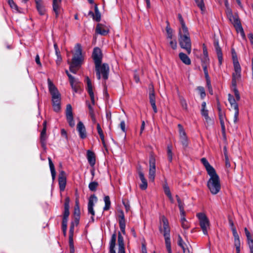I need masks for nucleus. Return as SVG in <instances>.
Listing matches in <instances>:
<instances>
[{"instance_id": "obj_1", "label": "nucleus", "mask_w": 253, "mask_h": 253, "mask_svg": "<svg viewBox=\"0 0 253 253\" xmlns=\"http://www.w3.org/2000/svg\"><path fill=\"white\" fill-rule=\"evenodd\" d=\"M75 51L71 62L68 61L70 64V71L74 74L80 68L84 61L82 55V48L80 44H77L75 46Z\"/></svg>"}, {"instance_id": "obj_2", "label": "nucleus", "mask_w": 253, "mask_h": 253, "mask_svg": "<svg viewBox=\"0 0 253 253\" xmlns=\"http://www.w3.org/2000/svg\"><path fill=\"white\" fill-rule=\"evenodd\" d=\"M48 86L49 92L51 96L53 110L56 112H58L61 109V94L51 80H48Z\"/></svg>"}, {"instance_id": "obj_3", "label": "nucleus", "mask_w": 253, "mask_h": 253, "mask_svg": "<svg viewBox=\"0 0 253 253\" xmlns=\"http://www.w3.org/2000/svg\"><path fill=\"white\" fill-rule=\"evenodd\" d=\"M209 175L210 178L207 182V187L212 195H216L221 189L219 177L216 172Z\"/></svg>"}, {"instance_id": "obj_4", "label": "nucleus", "mask_w": 253, "mask_h": 253, "mask_svg": "<svg viewBox=\"0 0 253 253\" xmlns=\"http://www.w3.org/2000/svg\"><path fill=\"white\" fill-rule=\"evenodd\" d=\"M179 42L180 47L186 50L188 54L191 51V42L188 30H179Z\"/></svg>"}, {"instance_id": "obj_5", "label": "nucleus", "mask_w": 253, "mask_h": 253, "mask_svg": "<svg viewBox=\"0 0 253 253\" xmlns=\"http://www.w3.org/2000/svg\"><path fill=\"white\" fill-rule=\"evenodd\" d=\"M116 241V234L114 233L112 236L109 242V253H116L115 250ZM118 253H126L125 249V244L124 238L121 233L119 232L118 236Z\"/></svg>"}, {"instance_id": "obj_6", "label": "nucleus", "mask_w": 253, "mask_h": 253, "mask_svg": "<svg viewBox=\"0 0 253 253\" xmlns=\"http://www.w3.org/2000/svg\"><path fill=\"white\" fill-rule=\"evenodd\" d=\"M95 66V72L97 78L100 79H108L109 73V67L106 63L97 64Z\"/></svg>"}, {"instance_id": "obj_7", "label": "nucleus", "mask_w": 253, "mask_h": 253, "mask_svg": "<svg viewBox=\"0 0 253 253\" xmlns=\"http://www.w3.org/2000/svg\"><path fill=\"white\" fill-rule=\"evenodd\" d=\"M196 216L199 219V224L204 234L207 235L208 234V230L210 228V221L209 219L206 215L203 212L198 213Z\"/></svg>"}, {"instance_id": "obj_8", "label": "nucleus", "mask_w": 253, "mask_h": 253, "mask_svg": "<svg viewBox=\"0 0 253 253\" xmlns=\"http://www.w3.org/2000/svg\"><path fill=\"white\" fill-rule=\"evenodd\" d=\"M232 57L234 65V71L233 73V79H239L241 78V68L240 65L238 62L236 53H233Z\"/></svg>"}, {"instance_id": "obj_9", "label": "nucleus", "mask_w": 253, "mask_h": 253, "mask_svg": "<svg viewBox=\"0 0 253 253\" xmlns=\"http://www.w3.org/2000/svg\"><path fill=\"white\" fill-rule=\"evenodd\" d=\"M177 126L178 128L179 137L180 143L182 145L183 147L186 148L188 145V139L186 133L181 124H178Z\"/></svg>"}, {"instance_id": "obj_10", "label": "nucleus", "mask_w": 253, "mask_h": 253, "mask_svg": "<svg viewBox=\"0 0 253 253\" xmlns=\"http://www.w3.org/2000/svg\"><path fill=\"white\" fill-rule=\"evenodd\" d=\"M155 159L154 157L151 155L149 158V178L150 181L154 182L156 173Z\"/></svg>"}, {"instance_id": "obj_11", "label": "nucleus", "mask_w": 253, "mask_h": 253, "mask_svg": "<svg viewBox=\"0 0 253 253\" xmlns=\"http://www.w3.org/2000/svg\"><path fill=\"white\" fill-rule=\"evenodd\" d=\"M66 117L69 125L73 127L75 125V123L73 118L72 107L71 104H67L66 109Z\"/></svg>"}, {"instance_id": "obj_12", "label": "nucleus", "mask_w": 253, "mask_h": 253, "mask_svg": "<svg viewBox=\"0 0 253 253\" xmlns=\"http://www.w3.org/2000/svg\"><path fill=\"white\" fill-rule=\"evenodd\" d=\"M66 117L69 125L73 127L75 125V123L73 118L72 107L71 104H67L66 109Z\"/></svg>"}, {"instance_id": "obj_13", "label": "nucleus", "mask_w": 253, "mask_h": 253, "mask_svg": "<svg viewBox=\"0 0 253 253\" xmlns=\"http://www.w3.org/2000/svg\"><path fill=\"white\" fill-rule=\"evenodd\" d=\"M97 201V198L96 196L94 194L92 195L89 197L87 205L88 212L91 214V220L92 221H94V216L95 215V211L93 210L94 202H96Z\"/></svg>"}, {"instance_id": "obj_14", "label": "nucleus", "mask_w": 253, "mask_h": 253, "mask_svg": "<svg viewBox=\"0 0 253 253\" xmlns=\"http://www.w3.org/2000/svg\"><path fill=\"white\" fill-rule=\"evenodd\" d=\"M92 57L94 60L95 65L100 64L102 63V54L99 48L95 47L94 48Z\"/></svg>"}, {"instance_id": "obj_15", "label": "nucleus", "mask_w": 253, "mask_h": 253, "mask_svg": "<svg viewBox=\"0 0 253 253\" xmlns=\"http://www.w3.org/2000/svg\"><path fill=\"white\" fill-rule=\"evenodd\" d=\"M43 128L40 135V141L42 147L43 149H46V140L47 139L46 135V121H44L43 122Z\"/></svg>"}, {"instance_id": "obj_16", "label": "nucleus", "mask_w": 253, "mask_h": 253, "mask_svg": "<svg viewBox=\"0 0 253 253\" xmlns=\"http://www.w3.org/2000/svg\"><path fill=\"white\" fill-rule=\"evenodd\" d=\"M137 171L139 177L141 181V183L139 185V187L141 190H146L148 187L147 181L145 178L144 174L140 167L138 169Z\"/></svg>"}, {"instance_id": "obj_17", "label": "nucleus", "mask_w": 253, "mask_h": 253, "mask_svg": "<svg viewBox=\"0 0 253 253\" xmlns=\"http://www.w3.org/2000/svg\"><path fill=\"white\" fill-rule=\"evenodd\" d=\"M58 182L60 190L63 191L66 185V173L64 171H60L58 177Z\"/></svg>"}, {"instance_id": "obj_18", "label": "nucleus", "mask_w": 253, "mask_h": 253, "mask_svg": "<svg viewBox=\"0 0 253 253\" xmlns=\"http://www.w3.org/2000/svg\"><path fill=\"white\" fill-rule=\"evenodd\" d=\"M77 130L79 132V136L81 139H85L86 136L85 127L81 121H79L77 126Z\"/></svg>"}, {"instance_id": "obj_19", "label": "nucleus", "mask_w": 253, "mask_h": 253, "mask_svg": "<svg viewBox=\"0 0 253 253\" xmlns=\"http://www.w3.org/2000/svg\"><path fill=\"white\" fill-rule=\"evenodd\" d=\"M70 198L67 197L65 199L64 203V211L63 212V216L62 221H68V217L70 214L69 208H70Z\"/></svg>"}, {"instance_id": "obj_20", "label": "nucleus", "mask_w": 253, "mask_h": 253, "mask_svg": "<svg viewBox=\"0 0 253 253\" xmlns=\"http://www.w3.org/2000/svg\"><path fill=\"white\" fill-rule=\"evenodd\" d=\"M213 45L217 56L218 63L220 65L222 63L223 56L222 50L220 47L219 46L218 40H214Z\"/></svg>"}, {"instance_id": "obj_21", "label": "nucleus", "mask_w": 253, "mask_h": 253, "mask_svg": "<svg viewBox=\"0 0 253 253\" xmlns=\"http://www.w3.org/2000/svg\"><path fill=\"white\" fill-rule=\"evenodd\" d=\"M70 84L72 89L76 93H81L82 91L83 84L78 80H70Z\"/></svg>"}, {"instance_id": "obj_22", "label": "nucleus", "mask_w": 253, "mask_h": 253, "mask_svg": "<svg viewBox=\"0 0 253 253\" xmlns=\"http://www.w3.org/2000/svg\"><path fill=\"white\" fill-rule=\"evenodd\" d=\"M161 219L163 223L164 236H170V228L168 219L165 216H162Z\"/></svg>"}, {"instance_id": "obj_23", "label": "nucleus", "mask_w": 253, "mask_h": 253, "mask_svg": "<svg viewBox=\"0 0 253 253\" xmlns=\"http://www.w3.org/2000/svg\"><path fill=\"white\" fill-rule=\"evenodd\" d=\"M74 214L75 216V223L76 225H78L79 222V219L80 217V210L79 206V200L76 199L75 202V206L74 207Z\"/></svg>"}, {"instance_id": "obj_24", "label": "nucleus", "mask_w": 253, "mask_h": 253, "mask_svg": "<svg viewBox=\"0 0 253 253\" xmlns=\"http://www.w3.org/2000/svg\"><path fill=\"white\" fill-rule=\"evenodd\" d=\"M95 31L97 34L102 36H106L108 34L109 30L108 28L104 25L98 24L96 26Z\"/></svg>"}, {"instance_id": "obj_25", "label": "nucleus", "mask_w": 253, "mask_h": 253, "mask_svg": "<svg viewBox=\"0 0 253 253\" xmlns=\"http://www.w3.org/2000/svg\"><path fill=\"white\" fill-rule=\"evenodd\" d=\"M201 161L202 163L205 166L208 174H211L216 172L214 169L210 164L205 158H202Z\"/></svg>"}, {"instance_id": "obj_26", "label": "nucleus", "mask_w": 253, "mask_h": 253, "mask_svg": "<svg viewBox=\"0 0 253 253\" xmlns=\"http://www.w3.org/2000/svg\"><path fill=\"white\" fill-rule=\"evenodd\" d=\"M233 17V19H234V21H233V23L234 26L235 27L237 31L238 32H240L241 35L243 37H245V33H244L243 29L242 27L240 21L239 20V19L238 18H236L235 17Z\"/></svg>"}, {"instance_id": "obj_27", "label": "nucleus", "mask_w": 253, "mask_h": 253, "mask_svg": "<svg viewBox=\"0 0 253 253\" xmlns=\"http://www.w3.org/2000/svg\"><path fill=\"white\" fill-rule=\"evenodd\" d=\"M87 91L90 97L91 103L93 105L95 104V98L93 91L92 83L91 80H87Z\"/></svg>"}, {"instance_id": "obj_28", "label": "nucleus", "mask_w": 253, "mask_h": 253, "mask_svg": "<svg viewBox=\"0 0 253 253\" xmlns=\"http://www.w3.org/2000/svg\"><path fill=\"white\" fill-rule=\"evenodd\" d=\"M119 217V226L122 233L125 234L126 221L125 215L123 211H121Z\"/></svg>"}, {"instance_id": "obj_29", "label": "nucleus", "mask_w": 253, "mask_h": 253, "mask_svg": "<svg viewBox=\"0 0 253 253\" xmlns=\"http://www.w3.org/2000/svg\"><path fill=\"white\" fill-rule=\"evenodd\" d=\"M36 4V8L40 15H44L45 14V10L43 4L42 0H35Z\"/></svg>"}, {"instance_id": "obj_30", "label": "nucleus", "mask_w": 253, "mask_h": 253, "mask_svg": "<svg viewBox=\"0 0 253 253\" xmlns=\"http://www.w3.org/2000/svg\"><path fill=\"white\" fill-rule=\"evenodd\" d=\"M86 105L89 110V115L91 118L92 122L93 124L96 123V119L95 118V113L93 107L91 105L88 101L86 102Z\"/></svg>"}, {"instance_id": "obj_31", "label": "nucleus", "mask_w": 253, "mask_h": 253, "mask_svg": "<svg viewBox=\"0 0 253 253\" xmlns=\"http://www.w3.org/2000/svg\"><path fill=\"white\" fill-rule=\"evenodd\" d=\"M201 114L205 118L207 122L211 120L209 116L208 110L206 109V102H203L202 103Z\"/></svg>"}, {"instance_id": "obj_32", "label": "nucleus", "mask_w": 253, "mask_h": 253, "mask_svg": "<svg viewBox=\"0 0 253 253\" xmlns=\"http://www.w3.org/2000/svg\"><path fill=\"white\" fill-rule=\"evenodd\" d=\"M236 81L237 80H232V89L234 92V94L237 101H238L240 100V95L237 87V84L238 83H237Z\"/></svg>"}, {"instance_id": "obj_33", "label": "nucleus", "mask_w": 253, "mask_h": 253, "mask_svg": "<svg viewBox=\"0 0 253 253\" xmlns=\"http://www.w3.org/2000/svg\"><path fill=\"white\" fill-rule=\"evenodd\" d=\"M87 158L88 163L91 166H93L95 164V157L94 153L91 151H87Z\"/></svg>"}, {"instance_id": "obj_34", "label": "nucleus", "mask_w": 253, "mask_h": 253, "mask_svg": "<svg viewBox=\"0 0 253 253\" xmlns=\"http://www.w3.org/2000/svg\"><path fill=\"white\" fill-rule=\"evenodd\" d=\"M61 2V0H53V9L55 13L56 17L58 16Z\"/></svg>"}, {"instance_id": "obj_35", "label": "nucleus", "mask_w": 253, "mask_h": 253, "mask_svg": "<svg viewBox=\"0 0 253 253\" xmlns=\"http://www.w3.org/2000/svg\"><path fill=\"white\" fill-rule=\"evenodd\" d=\"M228 101L230 104L231 107L234 109H239L238 105L236 103V99L231 94H228Z\"/></svg>"}, {"instance_id": "obj_36", "label": "nucleus", "mask_w": 253, "mask_h": 253, "mask_svg": "<svg viewBox=\"0 0 253 253\" xmlns=\"http://www.w3.org/2000/svg\"><path fill=\"white\" fill-rule=\"evenodd\" d=\"M179 57L182 62L186 65H188L191 64V60L186 54L180 52L179 54Z\"/></svg>"}, {"instance_id": "obj_37", "label": "nucleus", "mask_w": 253, "mask_h": 253, "mask_svg": "<svg viewBox=\"0 0 253 253\" xmlns=\"http://www.w3.org/2000/svg\"><path fill=\"white\" fill-rule=\"evenodd\" d=\"M167 25L166 28V30L167 32V40H172L173 38V30L170 27L169 23L167 21Z\"/></svg>"}, {"instance_id": "obj_38", "label": "nucleus", "mask_w": 253, "mask_h": 253, "mask_svg": "<svg viewBox=\"0 0 253 253\" xmlns=\"http://www.w3.org/2000/svg\"><path fill=\"white\" fill-rule=\"evenodd\" d=\"M97 130L98 133L100 136V137L101 138L102 143L104 147H106V143L105 142V138H104L103 132V130L100 126V125L98 123H97Z\"/></svg>"}, {"instance_id": "obj_39", "label": "nucleus", "mask_w": 253, "mask_h": 253, "mask_svg": "<svg viewBox=\"0 0 253 253\" xmlns=\"http://www.w3.org/2000/svg\"><path fill=\"white\" fill-rule=\"evenodd\" d=\"M48 162H49V168H50V171H51L52 178L53 180H54L55 178V176H56V171H55V169L54 168V166L53 163L52 162L51 159L50 157L48 158Z\"/></svg>"}, {"instance_id": "obj_40", "label": "nucleus", "mask_w": 253, "mask_h": 253, "mask_svg": "<svg viewBox=\"0 0 253 253\" xmlns=\"http://www.w3.org/2000/svg\"><path fill=\"white\" fill-rule=\"evenodd\" d=\"M48 162H49V168H50V171H51L52 178L53 180H54L55 178V176H56V171H55V169L54 168V166L53 163L52 162L51 159L50 157L48 158Z\"/></svg>"}, {"instance_id": "obj_41", "label": "nucleus", "mask_w": 253, "mask_h": 253, "mask_svg": "<svg viewBox=\"0 0 253 253\" xmlns=\"http://www.w3.org/2000/svg\"><path fill=\"white\" fill-rule=\"evenodd\" d=\"M218 116L222 130V131L224 132L225 130V126L224 125V119L225 118V115L224 112L218 113Z\"/></svg>"}, {"instance_id": "obj_42", "label": "nucleus", "mask_w": 253, "mask_h": 253, "mask_svg": "<svg viewBox=\"0 0 253 253\" xmlns=\"http://www.w3.org/2000/svg\"><path fill=\"white\" fill-rule=\"evenodd\" d=\"M234 233V245L236 247V249H240V241L239 239V236L237 233V232Z\"/></svg>"}, {"instance_id": "obj_43", "label": "nucleus", "mask_w": 253, "mask_h": 253, "mask_svg": "<svg viewBox=\"0 0 253 253\" xmlns=\"http://www.w3.org/2000/svg\"><path fill=\"white\" fill-rule=\"evenodd\" d=\"M166 248L169 253H171L170 236H164Z\"/></svg>"}, {"instance_id": "obj_44", "label": "nucleus", "mask_w": 253, "mask_h": 253, "mask_svg": "<svg viewBox=\"0 0 253 253\" xmlns=\"http://www.w3.org/2000/svg\"><path fill=\"white\" fill-rule=\"evenodd\" d=\"M105 202V206L103 208L104 211H107L109 210L111 205V202L109 196H105L104 198Z\"/></svg>"}, {"instance_id": "obj_45", "label": "nucleus", "mask_w": 253, "mask_h": 253, "mask_svg": "<svg viewBox=\"0 0 253 253\" xmlns=\"http://www.w3.org/2000/svg\"><path fill=\"white\" fill-rule=\"evenodd\" d=\"M178 19L179 22L181 25V28H180L179 29V30H184L185 31L186 30H188V28L186 27V26L185 25L184 20H183L181 14H178Z\"/></svg>"}, {"instance_id": "obj_46", "label": "nucleus", "mask_w": 253, "mask_h": 253, "mask_svg": "<svg viewBox=\"0 0 253 253\" xmlns=\"http://www.w3.org/2000/svg\"><path fill=\"white\" fill-rule=\"evenodd\" d=\"M172 147L171 145L167 147V155L169 161L171 162L172 160L173 153L172 152Z\"/></svg>"}, {"instance_id": "obj_47", "label": "nucleus", "mask_w": 253, "mask_h": 253, "mask_svg": "<svg viewBox=\"0 0 253 253\" xmlns=\"http://www.w3.org/2000/svg\"><path fill=\"white\" fill-rule=\"evenodd\" d=\"M93 19L97 22H99L101 20V15L96 5L95 6V14L93 16Z\"/></svg>"}, {"instance_id": "obj_48", "label": "nucleus", "mask_w": 253, "mask_h": 253, "mask_svg": "<svg viewBox=\"0 0 253 253\" xmlns=\"http://www.w3.org/2000/svg\"><path fill=\"white\" fill-rule=\"evenodd\" d=\"M98 186V182L96 181L91 182L88 185V188L91 191H95Z\"/></svg>"}, {"instance_id": "obj_49", "label": "nucleus", "mask_w": 253, "mask_h": 253, "mask_svg": "<svg viewBox=\"0 0 253 253\" xmlns=\"http://www.w3.org/2000/svg\"><path fill=\"white\" fill-rule=\"evenodd\" d=\"M245 232L246 237L247 238L248 243L249 246H250L251 242H252V244H253V240L252 238L250 232L249 231V230L247 229V228H245Z\"/></svg>"}, {"instance_id": "obj_50", "label": "nucleus", "mask_w": 253, "mask_h": 253, "mask_svg": "<svg viewBox=\"0 0 253 253\" xmlns=\"http://www.w3.org/2000/svg\"><path fill=\"white\" fill-rule=\"evenodd\" d=\"M197 6L201 9L202 11L205 9V4L203 0H195Z\"/></svg>"}, {"instance_id": "obj_51", "label": "nucleus", "mask_w": 253, "mask_h": 253, "mask_svg": "<svg viewBox=\"0 0 253 253\" xmlns=\"http://www.w3.org/2000/svg\"><path fill=\"white\" fill-rule=\"evenodd\" d=\"M177 244H178V245L182 248L183 251L184 252H185V248L184 247L185 243L183 242V241L182 239V237L180 235H178V236Z\"/></svg>"}, {"instance_id": "obj_52", "label": "nucleus", "mask_w": 253, "mask_h": 253, "mask_svg": "<svg viewBox=\"0 0 253 253\" xmlns=\"http://www.w3.org/2000/svg\"><path fill=\"white\" fill-rule=\"evenodd\" d=\"M163 188H164V192L167 196H170V195H171L169 188L168 184L166 182L164 184Z\"/></svg>"}, {"instance_id": "obj_53", "label": "nucleus", "mask_w": 253, "mask_h": 253, "mask_svg": "<svg viewBox=\"0 0 253 253\" xmlns=\"http://www.w3.org/2000/svg\"><path fill=\"white\" fill-rule=\"evenodd\" d=\"M202 66L206 65L209 66L210 59L209 57H201Z\"/></svg>"}, {"instance_id": "obj_54", "label": "nucleus", "mask_w": 253, "mask_h": 253, "mask_svg": "<svg viewBox=\"0 0 253 253\" xmlns=\"http://www.w3.org/2000/svg\"><path fill=\"white\" fill-rule=\"evenodd\" d=\"M8 3L11 8L15 9L16 11L19 12L18 7L14 2L13 0H8Z\"/></svg>"}, {"instance_id": "obj_55", "label": "nucleus", "mask_w": 253, "mask_h": 253, "mask_svg": "<svg viewBox=\"0 0 253 253\" xmlns=\"http://www.w3.org/2000/svg\"><path fill=\"white\" fill-rule=\"evenodd\" d=\"M176 200L178 203V206L179 207V210L184 209V203L180 200V198L178 195L176 196Z\"/></svg>"}, {"instance_id": "obj_56", "label": "nucleus", "mask_w": 253, "mask_h": 253, "mask_svg": "<svg viewBox=\"0 0 253 253\" xmlns=\"http://www.w3.org/2000/svg\"><path fill=\"white\" fill-rule=\"evenodd\" d=\"M180 103L183 109H187V104L185 99L182 97H180Z\"/></svg>"}, {"instance_id": "obj_57", "label": "nucleus", "mask_w": 253, "mask_h": 253, "mask_svg": "<svg viewBox=\"0 0 253 253\" xmlns=\"http://www.w3.org/2000/svg\"><path fill=\"white\" fill-rule=\"evenodd\" d=\"M149 100H150V103L156 102L155 101V93H154V90L153 89H152V90H151L150 91Z\"/></svg>"}, {"instance_id": "obj_58", "label": "nucleus", "mask_w": 253, "mask_h": 253, "mask_svg": "<svg viewBox=\"0 0 253 253\" xmlns=\"http://www.w3.org/2000/svg\"><path fill=\"white\" fill-rule=\"evenodd\" d=\"M68 221H62V228L64 235H66V230L67 227Z\"/></svg>"}, {"instance_id": "obj_59", "label": "nucleus", "mask_w": 253, "mask_h": 253, "mask_svg": "<svg viewBox=\"0 0 253 253\" xmlns=\"http://www.w3.org/2000/svg\"><path fill=\"white\" fill-rule=\"evenodd\" d=\"M209 66H202L206 79H210L208 68Z\"/></svg>"}, {"instance_id": "obj_60", "label": "nucleus", "mask_w": 253, "mask_h": 253, "mask_svg": "<svg viewBox=\"0 0 253 253\" xmlns=\"http://www.w3.org/2000/svg\"><path fill=\"white\" fill-rule=\"evenodd\" d=\"M197 89L200 93L201 98H204L206 96L204 88L202 86H199Z\"/></svg>"}, {"instance_id": "obj_61", "label": "nucleus", "mask_w": 253, "mask_h": 253, "mask_svg": "<svg viewBox=\"0 0 253 253\" xmlns=\"http://www.w3.org/2000/svg\"><path fill=\"white\" fill-rule=\"evenodd\" d=\"M229 225L231 227V230L232 231L233 235H234V233H235L234 232H237L236 231L235 227L234 226L233 221H232V220L231 218H229Z\"/></svg>"}, {"instance_id": "obj_62", "label": "nucleus", "mask_w": 253, "mask_h": 253, "mask_svg": "<svg viewBox=\"0 0 253 253\" xmlns=\"http://www.w3.org/2000/svg\"><path fill=\"white\" fill-rule=\"evenodd\" d=\"M169 45L173 49H175L177 47L176 41L172 40H169Z\"/></svg>"}, {"instance_id": "obj_63", "label": "nucleus", "mask_w": 253, "mask_h": 253, "mask_svg": "<svg viewBox=\"0 0 253 253\" xmlns=\"http://www.w3.org/2000/svg\"><path fill=\"white\" fill-rule=\"evenodd\" d=\"M75 223L72 222L71 223L69 230V236L72 235L73 236L74 232Z\"/></svg>"}, {"instance_id": "obj_64", "label": "nucleus", "mask_w": 253, "mask_h": 253, "mask_svg": "<svg viewBox=\"0 0 253 253\" xmlns=\"http://www.w3.org/2000/svg\"><path fill=\"white\" fill-rule=\"evenodd\" d=\"M181 223V226L184 229H188L190 227V224L187 221L182 222Z\"/></svg>"}]
</instances>
